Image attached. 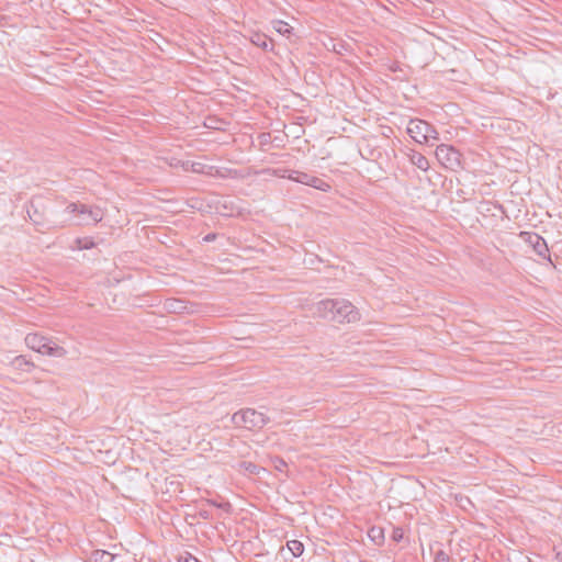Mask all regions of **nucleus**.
<instances>
[{"label": "nucleus", "instance_id": "nucleus-18", "mask_svg": "<svg viewBox=\"0 0 562 562\" xmlns=\"http://www.w3.org/2000/svg\"><path fill=\"white\" fill-rule=\"evenodd\" d=\"M239 469L249 474H258L261 470L259 465L249 461H241L239 463Z\"/></svg>", "mask_w": 562, "mask_h": 562}, {"label": "nucleus", "instance_id": "nucleus-4", "mask_svg": "<svg viewBox=\"0 0 562 562\" xmlns=\"http://www.w3.org/2000/svg\"><path fill=\"white\" fill-rule=\"evenodd\" d=\"M407 134L419 144H428L439 139V133L430 123L420 119H411L407 125Z\"/></svg>", "mask_w": 562, "mask_h": 562}, {"label": "nucleus", "instance_id": "nucleus-29", "mask_svg": "<svg viewBox=\"0 0 562 562\" xmlns=\"http://www.w3.org/2000/svg\"><path fill=\"white\" fill-rule=\"evenodd\" d=\"M22 362H23V363H25V364H29V362L24 359V357L20 356V357H16V358H15V363H16L18 366H21V364H22Z\"/></svg>", "mask_w": 562, "mask_h": 562}, {"label": "nucleus", "instance_id": "nucleus-8", "mask_svg": "<svg viewBox=\"0 0 562 562\" xmlns=\"http://www.w3.org/2000/svg\"><path fill=\"white\" fill-rule=\"evenodd\" d=\"M520 236L527 244L532 247L538 256L551 262L549 248L546 239L542 236L533 232H522Z\"/></svg>", "mask_w": 562, "mask_h": 562}, {"label": "nucleus", "instance_id": "nucleus-7", "mask_svg": "<svg viewBox=\"0 0 562 562\" xmlns=\"http://www.w3.org/2000/svg\"><path fill=\"white\" fill-rule=\"evenodd\" d=\"M66 211L69 212V213H75V214H86V213H89V218H82V220H79L77 224L81 225V224H90V223H99L102 217H103V214H102V211L100 207H91V206H88L86 204H82V203H70L67 207H66Z\"/></svg>", "mask_w": 562, "mask_h": 562}, {"label": "nucleus", "instance_id": "nucleus-10", "mask_svg": "<svg viewBox=\"0 0 562 562\" xmlns=\"http://www.w3.org/2000/svg\"><path fill=\"white\" fill-rule=\"evenodd\" d=\"M250 42L255 46L261 48L265 52H270V50L273 49V41L269 36H267L266 34L254 33L250 36Z\"/></svg>", "mask_w": 562, "mask_h": 562}, {"label": "nucleus", "instance_id": "nucleus-3", "mask_svg": "<svg viewBox=\"0 0 562 562\" xmlns=\"http://www.w3.org/2000/svg\"><path fill=\"white\" fill-rule=\"evenodd\" d=\"M232 422L237 427H244L248 430L262 429L270 423V418L254 408L240 409L233 414Z\"/></svg>", "mask_w": 562, "mask_h": 562}, {"label": "nucleus", "instance_id": "nucleus-16", "mask_svg": "<svg viewBox=\"0 0 562 562\" xmlns=\"http://www.w3.org/2000/svg\"><path fill=\"white\" fill-rule=\"evenodd\" d=\"M272 27L276 32L283 36H290L292 34L293 27L290 26L286 22L281 20L272 21Z\"/></svg>", "mask_w": 562, "mask_h": 562}, {"label": "nucleus", "instance_id": "nucleus-23", "mask_svg": "<svg viewBox=\"0 0 562 562\" xmlns=\"http://www.w3.org/2000/svg\"><path fill=\"white\" fill-rule=\"evenodd\" d=\"M273 462H274V468L278 471H282L284 468L288 467V463L280 457H277Z\"/></svg>", "mask_w": 562, "mask_h": 562}, {"label": "nucleus", "instance_id": "nucleus-13", "mask_svg": "<svg viewBox=\"0 0 562 562\" xmlns=\"http://www.w3.org/2000/svg\"><path fill=\"white\" fill-rule=\"evenodd\" d=\"M409 161L423 171H427L429 168L428 159L420 153L412 150L409 154Z\"/></svg>", "mask_w": 562, "mask_h": 562}, {"label": "nucleus", "instance_id": "nucleus-21", "mask_svg": "<svg viewBox=\"0 0 562 562\" xmlns=\"http://www.w3.org/2000/svg\"><path fill=\"white\" fill-rule=\"evenodd\" d=\"M434 562H450V557L443 550L439 549L435 553V561Z\"/></svg>", "mask_w": 562, "mask_h": 562}, {"label": "nucleus", "instance_id": "nucleus-19", "mask_svg": "<svg viewBox=\"0 0 562 562\" xmlns=\"http://www.w3.org/2000/svg\"><path fill=\"white\" fill-rule=\"evenodd\" d=\"M76 247L80 250L91 249L95 246V243L90 237L77 238L75 240Z\"/></svg>", "mask_w": 562, "mask_h": 562}, {"label": "nucleus", "instance_id": "nucleus-31", "mask_svg": "<svg viewBox=\"0 0 562 562\" xmlns=\"http://www.w3.org/2000/svg\"><path fill=\"white\" fill-rule=\"evenodd\" d=\"M190 164L191 161H183L181 166L186 171H190Z\"/></svg>", "mask_w": 562, "mask_h": 562}, {"label": "nucleus", "instance_id": "nucleus-22", "mask_svg": "<svg viewBox=\"0 0 562 562\" xmlns=\"http://www.w3.org/2000/svg\"><path fill=\"white\" fill-rule=\"evenodd\" d=\"M404 537V531L400 527H394L392 531V540L395 542H400Z\"/></svg>", "mask_w": 562, "mask_h": 562}, {"label": "nucleus", "instance_id": "nucleus-15", "mask_svg": "<svg viewBox=\"0 0 562 562\" xmlns=\"http://www.w3.org/2000/svg\"><path fill=\"white\" fill-rule=\"evenodd\" d=\"M368 537L374 544L381 546L384 542V529L380 526H372L368 530Z\"/></svg>", "mask_w": 562, "mask_h": 562}, {"label": "nucleus", "instance_id": "nucleus-12", "mask_svg": "<svg viewBox=\"0 0 562 562\" xmlns=\"http://www.w3.org/2000/svg\"><path fill=\"white\" fill-rule=\"evenodd\" d=\"M165 307L169 313L181 314L188 312L187 302L180 299H169L165 303Z\"/></svg>", "mask_w": 562, "mask_h": 562}, {"label": "nucleus", "instance_id": "nucleus-20", "mask_svg": "<svg viewBox=\"0 0 562 562\" xmlns=\"http://www.w3.org/2000/svg\"><path fill=\"white\" fill-rule=\"evenodd\" d=\"M205 168H206V166L202 162L191 161V164H190V171L195 172V173L211 175V171H206Z\"/></svg>", "mask_w": 562, "mask_h": 562}, {"label": "nucleus", "instance_id": "nucleus-17", "mask_svg": "<svg viewBox=\"0 0 562 562\" xmlns=\"http://www.w3.org/2000/svg\"><path fill=\"white\" fill-rule=\"evenodd\" d=\"M286 547L295 558L302 555V553L304 552V544L299 540L288 541Z\"/></svg>", "mask_w": 562, "mask_h": 562}, {"label": "nucleus", "instance_id": "nucleus-26", "mask_svg": "<svg viewBox=\"0 0 562 562\" xmlns=\"http://www.w3.org/2000/svg\"><path fill=\"white\" fill-rule=\"evenodd\" d=\"M260 145H267L270 143V134L269 133H261L259 135Z\"/></svg>", "mask_w": 562, "mask_h": 562}, {"label": "nucleus", "instance_id": "nucleus-32", "mask_svg": "<svg viewBox=\"0 0 562 562\" xmlns=\"http://www.w3.org/2000/svg\"><path fill=\"white\" fill-rule=\"evenodd\" d=\"M80 216V220L82 218H89V213L86 214H78Z\"/></svg>", "mask_w": 562, "mask_h": 562}, {"label": "nucleus", "instance_id": "nucleus-24", "mask_svg": "<svg viewBox=\"0 0 562 562\" xmlns=\"http://www.w3.org/2000/svg\"><path fill=\"white\" fill-rule=\"evenodd\" d=\"M178 562H200L195 557L190 553H186V555H180Z\"/></svg>", "mask_w": 562, "mask_h": 562}, {"label": "nucleus", "instance_id": "nucleus-25", "mask_svg": "<svg viewBox=\"0 0 562 562\" xmlns=\"http://www.w3.org/2000/svg\"><path fill=\"white\" fill-rule=\"evenodd\" d=\"M199 517L204 519V520H210L212 518V513L207 509H201L199 513H198Z\"/></svg>", "mask_w": 562, "mask_h": 562}, {"label": "nucleus", "instance_id": "nucleus-28", "mask_svg": "<svg viewBox=\"0 0 562 562\" xmlns=\"http://www.w3.org/2000/svg\"><path fill=\"white\" fill-rule=\"evenodd\" d=\"M210 504L215 506V507L223 508V509H226V508L231 507V505L228 503H226V504H218L215 501H210Z\"/></svg>", "mask_w": 562, "mask_h": 562}, {"label": "nucleus", "instance_id": "nucleus-30", "mask_svg": "<svg viewBox=\"0 0 562 562\" xmlns=\"http://www.w3.org/2000/svg\"><path fill=\"white\" fill-rule=\"evenodd\" d=\"M554 559L557 560V562H562V551L561 550H555Z\"/></svg>", "mask_w": 562, "mask_h": 562}, {"label": "nucleus", "instance_id": "nucleus-1", "mask_svg": "<svg viewBox=\"0 0 562 562\" xmlns=\"http://www.w3.org/2000/svg\"><path fill=\"white\" fill-rule=\"evenodd\" d=\"M314 315L338 324H349L360 321V312L345 299H326L313 307Z\"/></svg>", "mask_w": 562, "mask_h": 562}, {"label": "nucleus", "instance_id": "nucleus-2", "mask_svg": "<svg viewBox=\"0 0 562 562\" xmlns=\"http://www.w3.org/2000/svg\"><path fill=\"white\" fill-rule=\"evenodd\" d=\"M29 220L35 226L37 232L44 233L45 231L54 227L52 221L53 211L49 209L47 201L42 196L32 198L25 205Z\"/></svg>", "mask_w": 562, "mask_h": 562}, {"label": "nucleus", "instance_id": "nucleus-9", "mask_svg": "<svg viewBox=\"0 0 562 562\" xmlns=\"http://www.w3.org/2000/svg\"><path fill=\"white\" fill-rule=\"evenodd\" d=\"M40 353L46 355L49 357L60 358L66 355V350L59 346L52 338L46 337L44 346L41 348Z\"/></svg>", "mask_w": 562, "mask_h": 562}, {"label": "nucleus", "instance_id": "nucleus-14", "mask_svg": "<svg viewBox=\"0 0 562 562\" xmlns=\"http://www.w3.org/2000/svg\"><path fill=\"white\" fill-rule=\"evenodd\" d=\"M114 554L105 550H93L89 555V562H113Z\"/></svg>", "mask_w": 562, "mask_h": 562}, {"label": "nucleus", "instance_id": "nucleus-5", "mask_svg": "<svg viewBox=\"0 0 562 562\" xmlns=\"http://www.w3.org/2000/svg\"><path fill=\"white\" fill-rule=\"evenodd\" d=\"M274 175L281 178H288L295 182L312 187L324 192L329 191L331 188V186L323 179L303 171L277 169L274 170Z\"/></svg>", "mask_w": 562, "mask_h": 562}, {"label": "nucleus", "instance_id": "nucleus-11", "mask_svg": "<svg viewBox=\"0 0 562 562\" xmlns=\"http://www.w3.org/2000/svg\"><path fill=\"white\" fill-rule=\"evenodd\" d=\"M46 336L38 334V333H31L27 334L25 337V344L29 348L32 350L40 352L41 348L45 344Z\"/></svg>", "mask_w": 562, "mask_h": 562}, {"label": "nucleus", "instance_id": "nucleus-6", "mask_svg": "<svg viewBox=\"0 0 562 562\" xmlns=\"http://www.w3.org/2000/svg\"><path fill=\"white\" fill-rule=\"evenodd\" d=\"M435 154L437 160L447 169L456 171L462 167V155L451 145L441 144L437 146Z\"/></svg>", "mask_w": 562, "mask_h": 562}, {"label": "nucleus", "instance_id": "nucleus-27", "mask_svg": "<svg viewBox=\"0 0 562 562\" xmlns=\"http://www.w3.org/2000/svg\"><path fill=\"white\" fill-rule=\"evenodd\" d=\"M217 234L216 233H209L206 234L204 237H203V241L205 243H212L214 241L216 238H217Z\"/></svg>", "mask_w": 562, "mask_h": 562}]
</instances>
